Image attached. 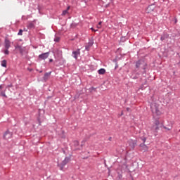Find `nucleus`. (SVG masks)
Here are the masks:
<instances>
[{"label": "nucleus", "mask_w": 180, "mask_h": 180, "mask_svg": "<svg viewBox=\"0 0 180 180\" xmlns=\"http://www.w3.org/2000/svg\"><path fill=\"white\" fill-rule=\"evenodd\" d=\"M2 88H3L2 85H0V89H2Z\"/></svg>", "instance_id": "32"}, {"label": "nucleus", "mask_w": 180, "mask_h": 180, "mask_svg": "<svg viewBox=\"0 0 180 180\" xmlns=\"http://www.w3.org/2000/svg\"><path fill=\"white\" fill-rule=\"evenodd\" d=\"M6 60H2L1 61V67H4L5 68H6Z\"/></svg>", "instance_id": "17"}, {"label": "nucleus", "mask_w": 180, "mask_h": 180, "mask_svg": "<svg viewBox=\"0 0 180 180\" xmlns=\"http://www.w3.org/2000/svg\"><path fill=\"white\" fill-rule=\"evenodd\" d=\"M27 29H34V23L33 22H30L27 25Z\"/></svg>", "instance_id": "15"}, {"label": "nucleus", "mask_w": 180, "mask_h": 180, "mask_svg": "<svg viewBox=\"0 0 180 180\" xmlns=\"http://www.w3.org/2000/svg\"><path fill=\"white\" fill-rule=\"evenodd\" d=\"M22 34H23V30H20L18 33V36H22Z\"/></svg>", "instance_id": "23"}, {"label": "nucleus", "mask_w": 180, "mask_h": 180, "mask_svg": "<svg viewBox=\"0 0 180 180\" xmlns=\"http://www.w3.org/2000/svg\"><path fill=\"white\" fill-rule=\"evenodd\" d=\"M54 41H56V43H58V41H60V37H56L54 39Z\"/></svg>", "instance_id": "24"}, {"label": "nucleus", "mask_w": 180, "mask_h": 180, "mask_svg": "<svg viewBox=\"0 0 180 180\" xmlns=\"http://www.w3.org/2000/svg\"><path fill=\"white\" fill-rule=\"evenodd\" d=\"M0 95H1V96H4V98H8L6 94H5V91H1Z\"/></svg>", "instance_id": "18"}, {"label": "nucleus", "mask_w": 180, "mask_h": 180, "mask_svg": "<svg viewBox=\"0 0 180 180\" xmlns=\"http://www.w3.org/2000/svg\"><path fill=\"white\" fill-rule=\"evenodd\" d=\"M85 143H86V140L84 139L82 141L81 147H84V146H85Z\"/></svg>", "instance_id": "25"}, {"label": "nucleus", "mask_w": 180, "mask_h": 180, "mask_svg": "<svg viewBox=\"0 0 180 180\" xmlns=\"http://www.w3.org/2000/svg\"><path fill=\"white\" fill-rule=\"evenodd\" d=\"M168 37H169V35L167 33H165L161 36L160 40L161 41H164V40H165L166 39H168Z\"/></svg>", "instance_id": "13"}, {"label": "nucleus", "mask_w": 180, "mask_h": 180, "mask_svg": "<svg viewBox=\"0 0 180 180\" xmlns=\"http://www.w3.org/2000/svg\"><path fill=\"white\" fill-rule=\"evenodd\" d=\"M150 109L153 115L156 116H161L162 113H161V111L160 110L159 104H158L157 103H152L150 105Z\"/></svg>", "instance_id": "2"}, {"label": "nucleus", "mask_w": 180, "mask_h": 180, "mask_svg": "<svg viewBox=\"0 0 180 180\" xmlns=\"http://www.w3.org/2000/svg\"><path fill=\"white\" fill-rule=\"evenodd\" d=\"M79 56H81V49H78L77 50L72 52V57L75 60H78V57H79Z\"/></svg>", "instance_id": "5"}, {"label": "nucleus", "mask_w": 180, "mask_h": 180, "mask_svg": "<svg viewBox=\"0 0 180 180\" xmlns=\"http://www.w3.org/2000/svg\"><path fill=\"white\" fill-rule=\"evenodd\" d=\"M91 30H92V32H98V30H95V29H94V27H91Z\"/></svg>", "instance_id": "27"}, {"label": "nucleus", "mask_w": 180, "mask_h": 180, "mask_svg": "<svg viewBox=\"0 0 180 180\" xmlns=\"http://www.w3.org/2000/svg\"><path fill=\"white\" fill-rule=\"evenodd\" d=\"M79 146V142L78 141H74L73 144L72 146V148L75 151H78L79 150H82V148H78Z\"/></svg>", "instance_id": "6"}, {"label": "nucleus", "mask_w": 180, "mask_h": 180, "mask_svg": "<svg viewBox=\"0 0 180 180\" xmlns=\"http://www.w3.org/2000/svg\"><path fill=\"white\" fill-rule=\"evenodd\" d=\"M155 136H157V134H155Z\"/></svg>", "instance_id": "35"}, {"label": "nucleus", "mask_w": 180, "mask_h": 180, "mask_svg": "<svg viewBox=\"0 0 180 180\" xmlns=\"http://www.w3.org/2000/svg\"><path fill=\"white\" fill-rule=\"evenodd\" d=\"M15 50H18L21 56H23V53H25V48H22L20 45H16L15 46Z\"/></svg>", "instance_id": "9"}, {"label": "nucleus", "mask_w": 180, "mask_h": 180, "mask_svg": "<svg viewBox=\"0 0 180 180\" xmlns=\"http://www.w3.org/2000/svg\"><path fill=\"white\" fill-rule=\"evenodd\" d=\"M102 27V22L100 21L97 25V29H101Z\"/></svg>", "instance_id": "21"}, {"label": "nucleus", "mask_w": 180, "mask_h": 180, "mask_svg": "<svg viewBox=\"0 0 180 180\" xmlns=\"http://www.w3.org/2000/svg\"><path fill=\"white\" fill-rule=\"evenodd\" d=\"M94 46V42L89 41L87 45L85 46V50L86 51H89L91 50V47Z\"/></svg>", "instance_id": "10"}, {"label": "nucleus", "mask_w": 180, "mask_h": 180, "mask_svg": "<svg viewBox=\"0 0 180 180\" xmlns=\"http://www.w3.org/2000/svg\"><path fill=\"white\" fill-rule=\"evenodd\" d=\"M12 86H13V85H12V84H10L7 86V88H12Z\"/></svg>", "instance_id": "28"}, {"label": "nucleus", "mask_w": 180, "mask_h": 180, "mask_svg": "<svg viewBox=\"0 0 180 180\" xmlns=\"http://www.w3.org/2000/svg\"><path fill=\"white\" fill-rule=\"evenodd\" d=\"M67 13H68V10H64L62 13V16H65Z\"/></svg>", "instance_id": "20"}, {"label": "nucleus", "mask_w": 180, "mask_h": 180, "mask_svg": "<svg viewBox=\"0 0 180 180\" xmlns=\"http://www.w3.org/2000/svg\"><path fill=\"white\" fill-rule=\"evenodd\" d=\"M160 127H163V129H165V130H172V127H171L170 128H168L164 126L163 123L160 124V120L156 119L154 122V125H153L152 127V130H154L155 133H158V131L160 130Z\"/></svg>", "instance_id": "1"}, {"label": "nucleus", "mask_w": 180, "mask_h": 180, "mask_svg": "<svg viewBox=\"0 0 180 180\" xmlns=\"http://www.w3.org/2000/svg\"><path fill=\"white\" fill-rule=\"evenodd\" d=\"M98 72L100 75H103V74H105L106 72V70L101 68V69L98 70Z\"/></svg>", "instance_id": "16"}, {"label": "nucleus", "mask_w": 180, "mask_h": 180, "mask_svg": "<svg viewBox=\"0 0 180 180\" xmlns=\"http://www.w3.org/2000/svg\"><path fill=\"white\" fill-rule=\"evenodd\" d=\"M70 160L71 158L70 157H66L65 158L64 160L61 162V163L58 164V167H59L60 171L64 170V167L70 162Z\"/></svg>", "instance_id": "4"}, {"label": "nucleus", "mask_w": 180, "mask_h": 180, "mask_svg": "<svg viewBox=\"0 0 180 180\" xmlns=\"http://www.w3.org/2000/svg\"><path fill=\"white\" fill-rule=\"evenodd\" d=\"M141 140H142V141H143L142 144H144V143H146V141H147V138L143 136L141 138Z\"/></svg>", "instance_id": "19"}, {"label": "nucleus", "mask_w": 180, "mask_h": 180, "mask_svg": "<svg viewBox=\"0 0 180 180\" xmlns=\"http://www.w3.org/2000/svg\"><path fill=\"white\" fill-rule=\"evenodd\" d=\"M49 63H53V59H50Z\"/></svg>", "instance_id": "29"}, {"label": "nucleus", "mask_w": 180, "mask_h": 180, "mask_svg": "<svg viewBox=\"0 0 180 180\" xmlns=\"http://www.w3.org/2000/svg\"><path fill=\"white\" fill-rule=\"evenodd\" d=\"M132 180H133V179H132Z\"/></svg>", "instance_id": "37"}, {"label": "nucleus", "mask_w": 180, "mask_h": 180, "mask_svg": "<svg viewBox=\"0 0 180 180\" xmlns=\"http://www.w3.org/2000/svg\"><path fill=\"white\" fill-rule=\"evenodd\" d=\"M136 68H141L146 72V70L147 69V63L144 61V60H139L136 62L135 65Z\"/></svg>", "instance_id": "3"}, {"label": "nucleus", "mask_w": 180, "mask_h": 180, "mask_svg": "<svg viewBox=\"0 0 180 180\" xmlns=\"http://www.w3.org/2000/svg\"><path fill=\"white\" fill-rule=\"evenodd\" d=\"M117 68V66L115 67V68Z\"/></svg>", "instance_id": "36"}, {"label": "nucleus", "mask_w": 180, "mask_h": 180, "mask_svg": "<svg viewBox=\"0 0 180 180\" xmlns=\"http://www.w3.org/2000/svg\"><path fill=\"white\" fill-rule=\"evenodd\" d=\"M92 89H95V88L92 87Z\"/></svg>", "instance_id": "34"}, {"label": "nucleus", "mask_w": 180, "mask_h": 180, "mask_svg": "<svg viewBox=\"0 0 180 180\" xmlns=\"http://www.w3.org/2000/svg\"><path fill=\"white\" fill-rule=\"evenodd\" d=\"M4 139H5V140H9V139H12V132L9 131V130H7L4 134Z\"/></svg>", "instance_id": "8"}, {"label": "nucleus", "mask_w": 180, "mask_h": 180, "mask_svg": "<svg viewBox=\"0 0 180 180\" xmlns=\"http://www.w3.org/2000/svg\"><path fill=\"white\" fill-rule=\"evenodd\" d=\"M135 144H136V143H133V147H134Z\"/></svg>", "instance_id": "33"}, {"label": "nucleus", "mask_w": 180, "mask_h": 180, "mask_svg": "<svg viewBox=\"0 0 180 180\" xmlns=\"http://www.w3.org/2000/svg\"><path fill=\"white\" fill-rule=\"evenodd\" d=\"M50 56V52L43 53L40 55H39V60H46V58H49V56Z\"/></svg>", "instance_id": "7"}, {"label": "nucleus", "mask_w": 180, "mask_h": 180, "mask_svg": "<svg viewBox=\"0 0 180 180\" xmlns=\"http://www.w3.org/2000/svg\"><path fill=\"white\" fill-rule=\"evenodd\" d=\"M4 53L6 55L9 54V51L8 49H6Z\"/></svg>", "instance_id": "26"}, {"label": "nucleus", "mask_w": 180, "mask_h": 180, "mask_svg": "<svg viewBox=\"0 0 180 180\" xmlns=\"http://www.w3.org/2000/svg\"><path fill=\"white\" fill-rule=\"evenodd\" d=\"M70 9V6H68L66 9V11H68Z\"/></svg>", "instance_id": "31"}, {"label": "nucleus", "mask_w": 180, "mask_h": 180, "mask_svg": "<svg viewBox=\"0 0 180 180\" xmlns=\"http://www.w3.org/2000/svg\"><path fill=\"white\" fill-rule=\"evenodd\" d=\"M140 147H141L142 151H147V150H148V147L144 143H141Z\"/></svg>", "instance_id": "14"}, {"label": "nucleus", "mask_w": 180, "mask_h": 180, "mask_svg": "<svg viewBox=\"0 0 180 180\" xmlns=\"http://www.w3.org/2000/svg\"><path fill=\"white\" fill-rule=\"evenodd\" d=\"M4 44L5 49L9 50V47H11V41L8 39H5Z\"/></svg>", "instance_id": "11"}, {"label": "nucleus", "mask_w": 180, "mask_h": 180, "mask_svg": "<svg viewBox=\"0 0 180 180\" xmlns=\"http://www.w3.org/2000/svg\"><path fill=\"white\" fill-rule=\"evenodd\" d=\"M50 75H51V72H46L44 74V77H50Z\"/></svg>", "instance_id": "22"}, {"label": "nucleus", "mask_w": 180, "mask_h": 180, "mask_svg": "<svg viewBox=\"0 0 180 180\" xmlns=\"http://www.w3.org/2000/svg\"><path fill=\"white\" fill-rule=\"evenodd\" d=\"M127 112H129L130 111V108H127Z\"/></svg>", "instance_id": "30"}, {"label": "nucleus", "mask_w": 180, "mask_h": 180, "mask_svg": "<svg viewBox=\"0 0 180 180\" xmlns=\"http://www.w3.org/2000/svg\"><path fill=\"white\" fill-rule=\"evenodd\" d=\"M154 11V6L150 5L146 8V12L148 13H151V12Z\"/></svg>", "instance_id": "12"}]
</instances>
